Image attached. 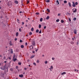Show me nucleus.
<instances>
[{"instance_id": "f8f14e48", "label": "nucleus", "mask_w": 79, "mask_h": 79, "mask_svg": "<svg viewBox=\"0 0 79 79\" xmlns=\"http://www.w3.org/2000/svg\"><path fill=\"white\" fill-rule=\"evenodd\" d=\"M15 3H16V4H18V2L17 1H15Z\"/></svg>"}, {"instance_id": "7c9ffc66", "label": "nucleus", "mask_w": 79, "mask_h": 79, "mask_svg": "<svg viewBox=\"0 0 79 79\" xmlns=\"http://www.w3.org/2000/svg\"><path fill=\"white\" fill-rule=\"evenodd\" d=\"M61 23H64V20H61Z\"/></svg>"}, {"instance_id": "603ef678", "label": "nucleus", "mask_w": 79, "mask_h": 79, "mask_svg": "<svg viewBox=\"0 0 79 79\" xmlns=\"http://www.w3.org/2000/svg\"><path fill=\"white\" fill-rule=\"evenodd\" d=\"M30 61V60H29L28 59L27 60V61L29 62V61Z\"/></svg>"}, {"instance_id": "f03ea898", "label": "nucleus", "mask_w": 79, "mask_h": 79, "mask_svg": "<svg viewBox=\"0 0 79 79\" xmlns=\"http://www.w3.org/2000/svg\"><path fill=\"white\" fill-rule=\"evenodd\" d=\"M73 13H76V12H77V9L76 8L73 9Z\"/></svg>"}, {"instance_id": "ea45409f", "label": "nucleus", "mask_w": 79, "mask_h": 79, "mask_svg": "<svg viewBox=\"0 0 79 79\" xmlns=\"http://www.w3.org/2000/svg\"><path fill=\"white\" fill-rule=\"evenodd\" d=\"M52 60H55V58L54 57H52Z\"/></svg>"}, {"instance_id": "a211bd4d", "label": "nucleus", "mask_w": 79, "mask_h": 79, "mask_svg": "<svg viewBox=\"0 0 79 79\" xmlns=\"http://www.w3.org/2000/svg\"><path fill=\"white\" fill-rule=\"evenodd\" d=\"M49 18H50V17H49V16H48L47 17H46V19H49Z\"/></svg>"}, {"instance_id": "6e6d98bb", "label": "nucleus", "mask_w": 79, "mask_h": 79, "mask_svg": "<svg viewBox=\"0 0 79 79\" xmlns=\"http://www.w3.org/2000/svg\"><path fill=\"white\" fill-rule=\"evenodd\" d=\"M22 42V40H20V42Z\"/></svg>"}, {"instance_id": "cd10ccee", "label": "nucleus", "mask_w": 79, "mask_h": 79, "mask_svg": "<svg viewBox=\"0 0 79 79\" xmlns=\"http://www.w3.org/2000/svg\"><path fill=\"white\" fill-rule=\"evenodd\" d=\"M60 21V19H57L56 20V22H59Z\"/></svg>"}, {"instance_id": "13d9d810", "label": "nucleus", "mask_w": 79, "mask_h": 79, "mask_svg": "<svg viewBox=\"0 0 79 79\" xmlns=\"http://www.w3.org/2000/svg\"><path fill=\"white\" fill-rule=\"evenodd\" d=\"M11 53H13V50H12L11 52Z\"/></svg>"}, {"instance_id": "473e14b6", "label": "nucleus", "mask_w": 79, "mask_h": 79, "mask_svg": "<svg viewBox=\"0 0 79 79\" xmlns=\"http://www.w3.org/2000/svg\"><path fill=\"white\" fill-rule=\"evenodd\" d=\"M35 14L37 15H39V13L37 12L35 13Z\"/></svg>"}, {"instance_id": "774afa93", "label": "nucleus", "mask_w": 79, "mask_h": 79, "mask_svg": "<svg viewBox=\"0 0 79 79\" xmlns=\"http://www.w3.org/2000/svg\"><path fill=\"white\" fill-rule=\"evenodd\" d=\"M75 71H76V69H75Z\"/></svg>"}, {"instance_id": "f3484780", "label": "nucleus", "mask_w": 79, "mask_h": 79, "mask_svg": "<svg viewBox=\"0 0 79 79\" xmlns=\"http://www.w3.org/2000/svg\"><path fill=\"white\" fill-rule=\"evenodd\" d=\"M18 34H19L18 32L16 33V36L17 37L18 36Z\"/></svg>"}, {"instance_id": "1a4fd4ad", "label": "nucleus", "mask_w": 79, "mask_h": 79, "mask_svg": "<svg viewBox=\"0 0 79 79\" xmlns=\"http://www.w3.org/2000/svg\"><path fill=\"white\" fill-rule=\"evenodd\" d=\"M19 77H23V74L19 75Z\"/></svg>"}, {"instance_id": "49530a36", "label": "nucleus", "mask_w": 79, "mask_h": 79, "mask_svg": "<svg viewBox=\"0 0 79 79\" xmlns=\"http://www.w3.org/2000/svg\"><path fill=\"white\" fill-rule=\"evenodd\" d=\"M44 29H46V26H45L44 27Z\"/></svg>"}, {"instance_id": "72a5a7b5", "label": "nucleus", "mask_w": 79, "mask_h": 79, "mask_svg": "<svg viewBox=\"0 0 79 79\" xmlns=\"http://www.w3.org/2000/svg\"><path fill=\"white\" fill-rule=\"evenodd\" d=\"M33 64L35 66H36V63H35L34 62L33 63Z\"/></svg>"}, {"instance_id": "c03bdc74", "label": "nucleus", "mask_w": 79, "mask_h": 79, "mask_svg": "<svg viewBox=\"0 0 79 79\" xmlns=\"http://www.w3.org/2000/svg\"><path fill=\"white\" fill-rule=\"evenodd\" d=\"M10 71H13V69H10Z\"/></svg>"}, {"instance_id": "79ce46f5", "label": "nucleus", "mask_w": 79, "mask_h": 79, "mask_svg": "<svg viewBox=\"0 0 79 79\" xmlns=\"http://www.w3.org/2000/svg\"><path fill=\"white\" fill-rule=\"evenodd\" d=\"M18 64L19 65H21V63L20 62H19V63H18Z\"/></svg>"}, {"instance_id": "2eb2a0df", "label": "nucleus", "mask_w": 79, "mask_h": 79, "mask_svg": "<svg viewBox=\"0 0 79 79\" xmlns=\"http://www.w3.org/2000/svg\"><path fill=\"white\" fill-rule=\"evenodd\" d=\"M42 27V26H41V25H40V24L39 25V27L40 28H41V27Z\"/></svg>"}, {"instance_id": "423d86ee", "label": "nucleus", "mask_w": 79, "mask_h": 79, "mask_svg": "<svg viewBox=\"0 0 79 79\" xmlns=\"http://www.w3.org/2000/svg\"><path fill=\"white\" fill-rule=\"evenodd\" d=\"M56 4L57 5H59V1L58 0H57L56 2Z\"/></svg>"}, {"instance_id": "0e129e2a", "label": "nucleus", "mask_w": 79, "mask_h": 79, "mask_svg": "<svg viewBox=\"0 0 79 79\" xmlns=\"http://www.w3.org/2000/svg\"><path fill=\"white\" fill-rule=\"evenodd\" d=\"M4 63H6V61H4Z\"/></svg>"}, {"instance_id": "7ed1b4c3", "label": "nucleus", "mask_w": 79, "mask_h": 79, "mask_svg": "<svg viewBox=\"0 0 79 79\" xmlns=\"http://www.w3.org/2000/svg\"><path fill=\"white\" fill-rule=\"evenodd\" d=\"M72 3H73V5H72L73 6L74 8L76 7V4H75V3H74V2H72Z\"/></svg>"}, {"instance_id": "09e8293b", "label": "nucleus", "mask_w": 79, "mask_h": 79, "mask_svg": "<svg viewBox=\"0 0 79 79\" xmlns=\"http://www.w3.org/2000/svg\"><path fill=\"white\" fill-rule=\"evenodd\" d=\"M25 45H27V43H25Z\"/></svg>"}, {"instance_id": "39448f33", "label": "nucleus", "mask_w": 79, "mask_h": 79, "mask_svg": "<svg viewBox=\"0 0 79 79\" xmlns=\"http://www.w3.org/2000/svg\"><path fill=\"white\" fill-rule=\"evenodd\" d=\"M29 48L30 49H32V48H34V47H33V46H32V45H30L29 46Z\"/></svg>"}, {"instance_id": "6ab92c4d", "label": "nucleus", "mask_w": 79, "mask_h": 79, "mask_svg": "<svg viewBox=\"0 0 79 79\" xmlns=\"http://www.w3.org/2000/svg\"><path fill=\"white\" fill-rule=\"evenodd\" d=\"M49 2H50V0H47L46 1V2H47V3H49Z\"/></svg>"}, {"instance_id": "0eeeda50", "label": "nucleus", "mask_w": 79, "mask_h": 79, "mask_svg": "<svg viewBox=\"0 0 79 79\" xmlns=\"http://www.w3.org/2000/svg\"><path fill=\"white\" fill-rule=\"evenodd\" d=\"M74 32L75 34H77V31L76 30H74Z\"/></svg>"}, {"instance_id": "c756f323", "label": "nucleus", "mask_w": 79, "mask_h": 79, "mask_svg": "<svg viewBox=\"0 0 79 79\" xmlns=\"http://www.w3.org/2000/svg\"><path fill=\"white\" fill-rule=\"evenodd\" d=\"M73 20L74 21H76V18H74L73 19Z\"/></svg>"}, {"instance_id": "4468645a", "label": "nucleus", "mask_w": 79, "mask_h": 79, "mask_svg": "<svg viewBox=\"0 0 79 79\" xmlns=\"http://www.w3.org/2000/svg\"><path fill=\"white\" fill-rule=\"evenodd\" d=\"M14 58H13V61H15L16 60V58H15V56H14L13 57Z\"/></svg>"}, {"instance_id": "aec40b11", "label": "nucleus", "mask_w": 79, "mask_h": 79, "mask_svg": "<svg viewBox=\"0 0 79 79\" xmlns=\"http://www.w3.org/2000/svg\"><path fill=\"white\" fill-rule=\"evenodd\" d=\"M39 30L38 29H37L36 31V33H38V32H39Z\"/></svg>"}, {"instance_id": "e2e57ef3", "label": "nucleus", "mask_w": 79, "mask_h": 79, "mask_svg": "<svg viewBox=\"0 0 79 79\" xmlns=\"http://www.w3.org/2000/svg\"><path fill=\"white\" fill-rule=\"evenodd\" d=\"M42 56H43V57L44 56V55H42Z\"/></svg>"}, {"instance_id": "bf43d9fd", "label": "nucleus", "mask_w": 79, "mask_h": 79, "mask_svg": "<svg viewBox=\"0 0 79 79\" xmlns=\"http://www.w3.org/2000/svg\"><path fill=\"white\" fill-rule=\"evenodd\" d=\"M69 21H71V19H70V18L69 19Z\"/></svg>"}, {"instance_id": "c85d7f7f", "label": "nucleus", "mask_w": 79, "mask_h": 79, "mask_svg": "<svg viewBox=\"0 0 79 79\" xmlns=\"http://www.w3.org/2000/svg\"><path fill=\"white\" fill-rule=\"evenodd\" d=\"M31 31H34V28H31Z\"/></svg>"}, {"instance_id": "6e6552de", "label": "nucleus", "mask_w": 79, "mask_h": 79, "mask_svg": "<svg viewBox=\"0 0 79 79\" xmlns=\"http://www.w3.org/2000/svg\"><path fill=\"white\" fill-rule=\"evenodd\" d=\"M61 75H64V74H66V72H64L61 73Z\"/></svg>"}, {"instance_id": "3c124183", "label": "nucleus", "mask_w": 79, "mask_h": 79, "mask_svg": "<svg viewBox=\"0 0 79 79\" xmlns=\"http://www.w3.org/2000/svg\"><path fill=\"white\" fill-rule=\"evenodd\" d=\"M15 41H16V40H17V38H15Z\"/></svg>"}, {"instance_id": "4be33fe9", "label": "nucleus", "mask_w": 79, "mask_h": 79, "mask_svg": "<svg viewBox=\"0 0 79 79\" xmlns=\"http://www.w3.org/2000/svg\"><path fill=\"white\" fill-rule=\"evenodd\" d=\"M32 32H30L29 34V35H32Z\"/></svg>"}, {"instance_id": "de8ad7c7", "label": "nucleus", "mask_w": 79, "mask_h": 79, "mask_svg": "<svg viewBox=\"0 0 79 79\" xmlns=\"http://www.w3.org/2000/svg\"><path fill=\"white\" fill-rule=\"evenodd\" d=\"M38 51V49H37L36 50H35L36 52H37Z\"/></svg>"}, {"instance_id": "e433bc0d", "label": "nucleus", "mask_w": 79, "mask_h": 79, "mask_svg": "<svg viewBox=\"0 0 79 79\" xmlns=\"http://www.w3.org/2000/svg\"><path fill=\"white\" fill-rule=\"evenodd\" d=\"M64 3H67V1H64Z\"/></svg>"}, {"instance_id": "58836bf2", "label": "nucleus", "mask_w": 79, "mask_h": 79, "mask_svg": "<svg viewBox=\"0 0 79 79\" xmlns=\"http://www.w3.org/2000/svg\"><path fill=\"white\" fill-rule=\"evenodd\" d=\"M10 45H12V43H11V42H10Z\"/></svg>"}, {"instance_id": "864d4df0", "label": "nucleus", "mask_w": 79, "mask_h": 79, "mask_svg": "<svg viewBox=\"0 0 79 79\" xmlns=\"http://www.w3.org/2000/svg\"><path fill=\"white\" fill-rule=\"evenodd\" d=\"M32 53H35V51H33L32 52Z\"/></svg>"}, {"instance_id": "8fccbe9b", "label": "nucleus", "mask_w": 79, "mask_h": 79, "mask_svg": "<svg viewBox=\"0 0 79 79\" xmlns=\"http://www.w3.org/2000/svg\"><path fill=\"white\" fill-rule=\"evenodd\" d=\"M24 24V23L23 22H22V25H23V24Z\"/></svg>"}, {"instance_id": "20e7f679", "label": "nucleus", "mask_w": 79, "mask_h": 79, "mask_svg": "<svg viewBox=\"0 0 79 79\" xmlns=\"http://www.w3.org/2000/svg\"><path fill=\"white\" fill-rule=\"evenodd\" d=\"M32 44L34 47H35V42H33L32 43Z\"/></svg>"}, {"instance_id": "ddd939ff", "label": "nucleus", "mask_w": 79, "mask_h": 79, "mask_svg": "<svg viewBox=\"0 0 79 79\" xmlns=\"http://www.w3.org/2000/svg\"><path fill=\"white\" fill-rule=\"evenodd\" d=\"M34 56H35V55H33L31 56V58H34Z\"/></svg>"}, {"instance_id": "412c9836", "label": "nucleus", "mask_w": 79, "mask_h": 79, "mask_svg": "<svg viewBox=\"0 0 79 79\" xmlns=\"http://www.w3.org/2000/svg\"><path fill=\"white\" fill-rule=\"evenodd\" d=\"M66 15H71V14L70 13L67 12L66 13Z\"/></svg>"}, {"instance_id": "bb28decb", "label": "nucleus", "mask_w": 79, "mask_h": 79, "mask_svg": "<svg viewBox=\"0 0 79 79\" xmlns=\"http://www.w3.org/2000/svg\"><path fill=\"white\" fill-rule=\"evenodd\" d=\"M17 21L18 23H19V19H17Z\"/></svg>"}, {"instance_id": "dca6fc26", "label": "nucleus", "mask_w": 79, "mask_h": 79, "mask_svg": "<svg viewBox=\"0 0 79 79\" xmlns=\"http://www.w3.org/2000/svg\"><path fill=\"white\" fill-rule=\"evenodd\" d=\"M43 20V19L42 18H41L40 19V22H42Z\"/></svg>"}, {"instance_id": "052dcab7", "label": "nucleus", "mask_w": 79, "mask_h": 79, "mask_svg": "<svg viewBox=\"0 0 79 79\" xmlns=\"http://www.w3.org/2000/svg\"><path fill=\"white\" fill-rule=\"evenodd\" d=\"M24 69L25 70H26L27 69H26V68H24Z\"/></svg>"}, {"instance_id": "f257e3e1", "label": "nucleus", "mask_w": 79, "mask_h": 79, "mask_svg": "<svg viewBox=\"0 0 79 79\" xmlns=\"http://www.w3.org/2000/svg\"><path fill=\"white\" fill-rule=\"evenodd\" d=\"M5 66H4L3 67H1L0 68V69H1L2 70H4L5 69Z\"/></svg>"}, {"instance_id": "5fc2aeb1", "label": "nucleus", "mask_w": 79, "mask_h": 79, "mask_svg": "<svg viewBox=\"0 0 79 79\" xmlns=\"http://www.w3.org/2000/svg\"><path fill=\"white\" fill-rule=\"evenodd\" d=\"M16 69H17V68H18V66H16Z\"/></svg>"}, {"instance_id": "f704fd0d", "label": "nucleus", "mask_w": 79, "mask_h": 79, "mask_svg": "<svg viewBox=\"0 0 79 79\" xmlns=\"http://www.w3.org/2000/svg\"><path fill=\"white\" fill-rule=\"evenodd\" d=\"M47 63H48V62L47 61H45V64H47Z\"/></svg>"}, {"instance_id": "9d476101", "label": "nucleus", "mask_w": 79, "mask_h": 79, "mask_svg": "<svg viewBox=\"0 0 79 79\" xmlns=\"http://www.w3.org/2000/svg\"><path fill=\"white\" fill-rule=\"evenodd\" d=\"M49 69H50V70H51V69H53V66H51L50 68H49Z\"/></svg>"}, {"instance_id": "2f4dec72", "label": "nucleus", "mask_w": 79, "mask_h": 79, "mask_svg": "<svg viewBox=\"0 0 79 79\" xmlns=\"http://www.w3.org/2000/svg\"><path fill=\"white\" fill-rule=\"evenodd\" d=\"M47 11L49 13L50 12V10L48 9H47Z\"/></svg>"}, {"instance_id": "680f3d73", "label": "nucleus", "mask_w": 79, "mask_h": 79, "mask_svg": "<svg viewBox=\"0 0 79 79\" xmlns=\"http://www.w3.org/2000/svg\"><path fill=\"white\" fill-rule=\"evenodd\" d=\"M22 13V12H21V11L19 12V13Z\"/></svg>"}, {"instance_id": "37998d69", "label": "nucleus", "mask_w": 79, "mask_h": 79, "mask_svg": "<svg viewBox=\"0 0 79 79\" xmlns=\"http://www.w3.org/2000/svg\"><path fill=\"white\" fill-rule=\"evenodd\" d=\"M61 15V14L59 13L58 14V16H60Z\"/></svg>"}, {"instance_id": "69168bd1", "label": "nucleus", "mask_w": 79, "mask_h": 79, "mask_svg": "<svg viewBox=\"0 0 79 79\" xmlns=\"http://www.w3.org/2000/svg\"><path fill=\"white\" fill-rule=\"evenodd\" d=\"M16 79H18V77H17V78H16Z\"/></svg>"}, {"instance_id": "a878e982", "label": "nucleus", "mask_w": 79, "mask_h": 79, "mask_svg": "<svg viewBox=\"0 0 79 79\" xmlns=\"http://www.w3.org/2000/svg\"><path fill=\"white\" fill-rule=\"evenodd\" d=\"M70 44H72V45L74 44V42H73V41H71L70 42Z\"/></svg>"}, {"instance_id": "9b49d317", "label": "nucleus", "mask_w": 79, "mask_h": 79, "mask_svg": "<svg viewBox=\"0 0 79 79\" xmlns=\"http://www.w3.org/2000/svg\"><path fill=\"white\" fill-rule=\"evenodd\" d=\"M68 4L69 5V6H70V7H71V3L70 2H69Z\"/></svg>"}, {"instance_id": "4d7b16f0", "label": "nucleus", "mask_w": 79, "mask_h": 79, "mask_svg": "<svg viewBox=\"0 0 79 79\" xmlns=\"http://www.w3.org/2000/svg\"><path fill=\"white\" fill-rule=\"evenodd\" d=\"M72 39V40H73V41L74 40V39L73 38Z\"/></svg>"}, {"instance_id": "a18cd8bd", "label": "nucleus", "mask_w": 79, "mask_h": 79, "mask_svg": "<svg viewBox=\"0 0 79 79\" xmlns=\"http://www.w3.org/2000/svg\"><path fill=\"white\" fill-rule=\"evenodd\" d=\"M9 60H11V57H9Z\"/></svg>"}, {"instance_id": "5701e85b", "label": "nucleus", "mask_w": 79, "mask_h": 79, "mask_svg": "<svg viewBox=\"0 0 79 79\" xmlns=\"http://www.w3.org/2000/svg\"><path fill=\"white\" fill-rule=\"evenodd\" d=\"M21 48H24V45H21Z\"/></svg>"}, {"instance_id": "393cba45", "label": "nucleus", "mask_w": 79, "mask_h": 79, "mask_svg": "<svg viewBox=\"0 0 79 79\" xmlns=\"http://www.w3.org/2000/svg\"><path fill=\"white\" fill-rule=\"evenodd\" d=\"M39 33L40 34H41V33H42V30H40V31L39 32Z\"/></svg>"}, {"instance_id": "a19ab883", "label": "nucleus", "mask_w": 79, "mask_h": 79, "mask_svg": "<svg viewBox=\"0 0 79 79\" xmlns=\"http://www.w3.org/2000/svg\"><path fill=\"white\" fill-rule=\"evenodd\" d=\"M29 3V1H27V4H28V3Z\"/></svg>"}, {"instance_id": "b1692460", "label": "nucleus", "mask_w": 79, "mask_h": 79, "mask_svg": "<svg viewBox=\"0 0 79 79\" xmlns=\"http://www.w3.org/2000/svg\"><path fill=\"white\" fill-rule=\"evenodd\" d=\"M39 62H40V61H39V60H37L36 61V63H39Z\"/></svg>"}, {"instance_id": "338daca9", "label": "nucleus", "mask_w": 79, "mask_h": 79, "mask_svg": "<svg viewBox=\"0 0 79 79\" xmlns=\"http://www.w3.org/2000/svg\"><path fill=\"white\" fill-rule=\"evenodd\" d=\"M29 66H31V65H29Z\"/></svg>"}, {"instance_id": "4c0bfd02", "label": "nucleus", "mask_w": 79, "mask_h": 79, "mask_svg": "<svg viewBox=\"0 0 79 79\" xmlns=\"http://www.w3.org/2000/svg\"><path fill=\"white\" fill-rule=\"evenodd\" d=\"M19 32H21V29L20 28H19Z\"/></svg>"}, {"instance_id": "c9c22d12", "label": "nucleus", "mask_w": 79, "mask_h": 79, "mask_svg": "<svg viewBox=\"0 0 79 79\" xmlns=\"http://www.w3.org/2000/svg\"><path fill=\"white\" fill-rule=\"evenodd\" d=\"M75 5H78V2H75Z\"/></svg>"}]
</instances>
